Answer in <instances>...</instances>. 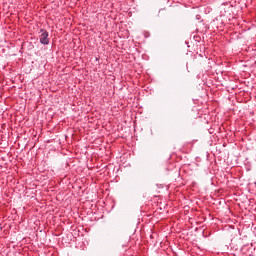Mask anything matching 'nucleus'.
I'll use <instances>...</instances> for the list:
<instances>
[{"instance_id": "f257e3e1", "label": "nucleus", "mask_w": 256, "mask_h": 256, "mask_svg": "<svg viewBox=\"0 0 256 256\" xmlns=\"http://www.w3.org/2000/svg\"><path fill=\"white\" fill-rule=\"evenodd\" d=\"M39 41L41 45H49V32L45 29H40Z\"/></svg>"}]
</instances>
